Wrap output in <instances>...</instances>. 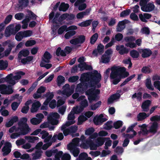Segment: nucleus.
<instances>
[{
    "label": "nucleus",
    "instance_id": "1",
    "mask_svg": "<svg viewBox=\"0 0 160 160\" xmlns=\"http://www.w3.org/2000/svg\"><path fill=\"white\" fill-rule=\"evenodd\" d=\"M102 76L96 70L93 72L82 74L80 79L81 82L77 85L75 89L76 92L83 93L88 88H92L99 83L101 80Z\"/></svg>",
    "mask_w": 160,
    "mask_h": 160
},
{
    "label": "nucleus",
    "instance_id": "2",
    "mask_svg": "<svg viewBox=\"0 0 160 160\" xmlns=\"http://www.w3.org/2000/svg\"><path fill=\"white\" fill-rule=\"evenodd\" d=\"M95 85L93 87L87 89L85 92V94L87 96L88 99L90 103L94 101H97L99 99V95L100 93V90L96 89Z\"/></svg>",
    "mask_w": 160,
    "mask_h": 160
},
{
    "label": "nucleus",
    "instance_id": "3",
    "mask_svg": "<svg viewBox=\"0 0 160 160\" xmlns=\"http://www.w3.org/2000/svg\"><path fill=\"white\" fill-rule=\"evenodd\" d=\"M111 72L110 77L111 79H114L119 77L120 78L122 74L124 72L126 69L124 67H120L118 66H113L111 68Z\"/></svg>",
    "mask_w": 160,
    "mask_h": 160
},
{
    "label": "nucleus",
    "instance_id": "4",
    "mask_svg": "<svg viewBox=\"0 0 160 160\" xmlns=\"http://www.w3.org/2000/svg\"><path fill=\"white\" fill-rule=\"evenodd\" d=\"M32 33V31L30 30L20 31L18 32L16 34L15 36V38L18 41H20L24 38L31 36Z\"/></svg>",
    "mask_w": 160,
    "mask_h": 160
},
{
    "label": "nucleus",
    "instance_id": "5",
    "mask_svg": "<svg viewBox=\"0 0 160 160\" xmlns=\"http://www.w3.org/2000/svg\"><path fill=\"white\" fill-rule=\"evenodd\" d=\"M86 37L84 35H80L77 37L71 40L69 42L72 44L76 45L78 44H82L85 41Z\"/></svg>",
    "mask_w": 160,
    "mask_h": 160
},
{
    "label": "nucleus",
    "instance_id": "6",
    "mask_svg": "<svg viewBox=\"0 0 160 160\" xmlns=\"http://www.w3.org/2000/svg\"><path fill=\"white\" fill-rule=\"evenodd\" d=\"M67 148L74 157H77L78 156L80 152V149L73 143L69 144L67 146Z\"/></svg>",
    "mask_w": 160,
    "mask_h": 160
},
{
    "label": "nucleus",
    "instance_id": "7",
    "mask_svg": "<svg viewBox=\"0 0 160 160\" xmlns=\"http://www.w3.org/2000/svg\"><path fill=\"white\" fill-rule=\"evenodd\" d=\"M18 128L20 130L19 132L21 135H26L31 130V128L27 124L18 125Z\"/></svg>",
    "mask_w": 160,
    "mask_h": 160
},
{
    "label": "nucleus",
    "instance_id": "8",
    "mask_svg": "<svg viewBox=\"0 0 160 160\" xmlns=\"http://www.w3.org/2000/svg\"><path fill=\"white\" fill-rule=\"evenodd\" d=\"M103 117V115L102 114H100L98 117H95L93 120L94 124L96 125H101L103 122L106 121L107 119Z\"/></svg>",
    "mask_w": 160,
    "mask_h": 160
},
{
    "label": "nucleus",
    "instance_id": "9",
    "mask_svg": "<svg viewBox=\"0 0 160 160\" xmlns=\"http://www.w3.org/2000/svg\"><path fill=\"white\" fill-rule=\"evenodd\" d=\"M14 24H11L7 27L5 31V36L6 37H8L11 35L15 34L14 31Z\"/></svg>",
    "mask_w": 160,
    "mask_h": 160
},
{
    "label": "nucleus",
    "instance_id": "10",
    "mask_svg": "<svg viewBox=\"0 0 160 160\" xmlns=\"http://www.w3.org/2000/svg\"><path fill=\"white\" fill-rule=\"evenodd\" d=\"M139 52L142 53L141 56L144 58L149 57L152 54V51L149 48L141 49Z\"/></svg>",
    "mask_w": 160,
    "mask_h": 160
},
{
    "label": "nucleus",
    "instance_id": "11",
    "mask_svg": "<svg viewBox=\"0 0 160 160\" xmlns=\"http://www.w3.org/2000/svg\"><path fill=\"white\" fill-rule=\"evenodd\" d=\"M104 46L102 44H99L97 46V49H94L92 52V54L95 56H97L98 53L99 55L102 54L104 52Z\"/></svg>",
    "mask_w": 160,
    "mask_h": 160
},
{
    "label": "nucleus",
    "instance_id": "12",
    "mask_svg": "<svg viewBox=\"0 0 160 160\" xmlns=\"http://www.w3.org/2000/svg\"><path fill=\"white\" fill-rule=\"evenodd\" d=\"M116 50L118 51L119 53L121 55L127 54L129 52L128 49L125 47L123 45L116 46Z\"/></svg>",
    "mask_w": 160,
    "mask_h": 160
},
{
    "label": "nucleus",
    "instance_id": "13",
    "mask_svg": "<svg viewBox=\"0 0 160 160\" xmlns=\"http://www.w3.org/2000/svg\"><path fill=\"white\" fill-rule=\"evenodd\" d=\"M45 96L47 98L44 102L43 104L45 106H47L50 101H51L52 99L53 98L54 94L53 92H48L46 94Z\"/></svg>",
    "mask_w": 160,
    "mask_h": 160
},
{
    "label": "nucleus",
    "instance_id": "14",
    "mask_svg": "<svg viewBox=\"0 0 160 160\" xmlns=\"http://www.w3.org/2000/svg\"><path fill=\"white\" fill-rule=\"evenodd\" d=\"M5 86L4 88L2 89V92H1V93L2 94H12L13 92V90L12 88H11V86L8 85V87L5 84H4Z\"/></svg>",
    "mask_w": 160,
    "mask_h": 160
},
{
    "label": "nucleus",
    "instance_id": "15",
    "mask_svg": "<svg viewBox=\"0 0 160 160\" xmlns=\"http://www.w3.org/2000/svg\"><path fill=\"white\" fill-rule=\"evenodd\" d=\"M151 101L150 100H148L144 101L141 106V108L143 111L147 112L149 110V107L151 104Z\"/></svg>",
    "mask_w": 160,
    "mask_h": 160
},
{
    "label": "nucleus",
    "instance_id": "16",
    "mask_svg": "<svg viewBox=\"0 0 160 160\" xmlns=\"http://www.w3.org/2000/svg\"><path fill=\"white\" fill-rule=\"evenodd\" d=\"M52 58V55L49 52L46 51L44 54L43 57H42V61L46 63H49L50 59Z\"/></svg>",
    "mask_w": 160,
    "mask_h": 160
},
{
    "label": "nucleus",
    "instance_id": "17",
    "mask_svg": "<svg viewBox=\"0 0 160 160\" xmlns=\"http://www.w3.org/2000/svg\"><path fill=\"white\" fill-rule=\"evenodd\" d=\"M158 122H154L151 126L150 129L149 130V132L154 134L156 133L158 129Z\"/></svg>",
    "mask_w": 160,
    "mask_h": 160
},
{
    "label": "nucleus",
    "instance_id": "18",
    "mask_svg": "<svg viewBox=\"0 0 160 160\" xmlns=\"http://www.w3.org/2000/svg\"><path fill=\"white\" fill-rule=\"evenodd\" d=\"M5 80L8 83L13 85L16 83L15 81L13 79V75L12 73L8 75L5 79Z\"/></svg>",
    "mask_w": 160,
    "mask_h": 160
},
{
    "label": "nucleus",
    "instance_id": "19",
    "mask_svg": "<svg viewBox=\"0 0 160 160\" xmlns=\"http://www.w3.org/2000/svg\"><path fill=\"white\" fill-rule=\"evenodd\" d=\"M18 8L22 9L27 7L28 5V0H18Z\"/></svg>",
    "mask_w": 160,
    "mask_h": 160
},
{
    "label": "nucleus",
    "instance_id": "20",
    "mask_svg": "<svg viewBox=\"0 0 160 160\" xmlns=\"http://www.w3.org/2000/svg\"><path fill=\"white\" fill-rule=\"evenodd\" d=\"M29 52L28 49H23L20 51L18 54V57L19 59H21L22 56L26 57L28 56Z\"/></svg>",
    "mask_w": 160,
    "mask_h": 160
},
{
    "label": "nucleus",
    "instance_id": "21",
    "mask_svg": "<svg viewBox=\"0 0 160 160\" xmlns=\"http://www.w3.org/2000/svg\"><path fill=\"white\" fill-rule=\"evenodd\" d=\"M42 152V151L41 150H36L34 153L32 154V159L36 160L40 159L41 157Z\"/></svg>",
    "mask_w": 160,
    "mask_h": 160
},
{
    "label": "nucleus",
    "instance_id": "22",
    "mask_svg": "<svg viewBox=\"0 0 160 160\" xmlns=\"http://www.w3.org/2000/svg\"><path fill=\"white\" fill-rule=\"evenodd\" d=\"M107 139H110V138L101 137L98 138L96 140L95 142L97 144L98 147H100L104 144L105 141Z\"/></svg>",
    "mask_w": 160,
    "mask_h": 160
},
{
    "label": "nucleus",
    "instance_id": "23",
    "mask_svg": "<svg viewBox=\"0 0 160 160\" xmlns=\"http://www.w3.org/2000/svg\"><path fill=\"white\" fill-rule=\"evenodd\" d=\"M86 142L89 146L90 149L91 150H96L97 148L98 147L97 144L95 143L91 140L87 141Z\"/></svg>",
    "mask_w": 160,
    "mask_h": 160
},
{
    "label": "nucleus",
    "instance_id": "24",
    "mask_svg": "<svg viewBox=\"0 0 160 160\" xmlns=\"http://www.w3.org/2000/svg\"><path fill=\"white\" fill-rule=\"evenodd\" d=\"M69 7V5L68 3L65 2H62L59 7V10L60 11L65 12L66 11Z\"/></svg>",
    "mask_w": 160,
    "mask_h": 160
},
{
    "label": "nucleus",
    "instance_id": "25",
    "mask_svg": "<svg viewBox=\"0 0 160 160\" xmlns=\"http://www.w3.org/2000/svg\"><path fill=\"white\" fill-rule=\"evenodd\" d=\"M142 92H140L135 93L133 94L131 97L132 98L134 99L136 98L137 101H140L142 99Z\"/></svg>",
    "mask_w": 160,
    "mask_h": 160
},
{
    "label": "nucleus",
    "instance_id": "26",
    "mask_svg": "<svg viewBox=\"0 0 160 160\" xmlns=\"http://www.w3.org/2000/svg\"><path fill=\"white\" fill-rule=\"evenodd\" d=\"M26 57L25 58L22 59L21 60V62L23 64H28L33 59V57L32 56H28Z\"/></svg>",
    "mask_w": 160,
    "mask_h": 160
},
{
    "label": "nucleus",
    "instance_id": "27",
    "mask_svg": "<svg viewBox=\"0 0 160 160\" xmlns=\"http://www.w3.org/2000/svg\"><path fill=\"white\" fill-rule=\"evenodd\" d=\"M48 122L53 125H57L58 123V120L53 118V116H48Z\"/></svg>",
    "mask_w": 160,
    "mask_h": 160
},
{
    "label": "nucleus",
    "instance_id": "28",
    "mask_svg": "<svg viewBox=\"0 0 160 160\" xmlns=\"http://www.w3.org/2000/svg\"><path fill=\"white\" fill-rule=\"evenodd\" d=\"M56 54L58 56L61 55L62 56L64 57L66 56V53L65 51L62 50L60 47H58L57 49Z\"/></svg>",
    "mask_w": 160,
    "mask_h": 160
},
{
    "label": "nucleus",
    "instance_id": "29",
    "mask_svg": "<svg viewBox=\"0 0 160 160\" xmlns=\"http://www.w3.org/2000/svg\"><path fill=\"white\" fill-rule=\"evenodd\" d=\"M22 98H19V102H12L11 105L12 109V110L15 111H16L19 106L20 104L22 101Z\"/></svg>",
    "mask_w": 160,
    "mask_h": 160
},
{
    "label": "nucleus",
    "instance_id": "30",
    "mask_svg": "<svg viewBox=\"0 0 160 160\" xmlns=\"http://www.w3.org/2000/svg\"><path fill=\"white\" fill-rule=\"evenodd\" d=\"M16 75L13 76V80H17L20 79L21 78L22 76L25 75V73L22 71H18L16 73Z\"/></svg>",
    "mask_w": 160,
    "mask_h": 160
},
{
    "label": "nucleus",
    "instance_id": "31",
    "mask_svg": "<svg viewBox=\"0 0 160 160\" xmlns=\"http://www.w3.org/2000/svg\"><path fill=\"white\" fill-rule=\"evenodd\" d=\"M110 57L107 56L105 54H103L101 58V62L103 63H107L110 61Z\"/></svg>",
    "mask_w": 160,
    "mask_h": 160
},
{
    "label": "nucleus",
    "instance_id": "32",
    "mask_svg": "<svg viewBox=\"0 0 160 160\" xmlns=\"http://www.w3.org/2000/svg\"><path fill=\"white\" fill-rule=\"evenodd\" d=\"M76 33V32L74 30L69 31L64 35V38L67 39H68L70 38L74 35Z\"/></svg>",
    "mask_w": 160,
    "mask_h": 160
},
{
    "label": "nucleus",
    "instance_id": "33",
    "mask_svg": "<svg viewBox=\"0 0 160 160\" xmlns=\"http://www.w3.org/2000/svg\"><path fill=\"white\" fill-rule=\"evenodd\" d=\"M148 116V115L145 112L139 113L137 115L138 121H142Z\"/></svg>",
    "mask_w": 160,
    "mask_h": 160
},
{
    "label": "nucleus",
    "instance_id": "34",
    "mask_svg": "<svg viewBox=\"0 0 160 160\" xmlns=\"http://www.w3.org/2000/svg\"><path fill=\"white\" fill-rule=\"evenodd\" d=\"M92 19H89L82 22L79 24V25L82 27H86L89 26L91 24Z\"/></svg>",
    "mask_w": 160,
    "mask_h": 160
},
{
    "label": "nucleus",
    "instance_id": "35",
    "mask_svg": "<svg viewBox=\"0 0 160 160\" xmlns=\"http://www.w3.org/2000/svg\"><path fill=\"white\" fill-rule=\"evenodd\" d=\"M101 104L102 102L101 101H99L94 104H92L90 106V109L93 111L95 110L97 108L100 107Z\"/></svg>",
    "mask_w": 160,
    "mask_h": 160
},
{
    "label": "nucleus",
    "instance_id": "36",
    "mask_svg": "<svg viewBox=\"0 0 160 160\" xmlns=\"http://www.w3.org/2000/svg\"><path fill=\"white\" fill-rule=\"evenodd\" d=\"M65 78L61 75H59L58 76L57 78V85L58 86H60L61 85L63 84L65 82Z\"/></svg>",
    "mask_w": 160,
    "mask_h": 160
},
{
    "label": "nucleus",
    "instance_id": "37",
    "mask_svg": "<svg viewBox=\"0 0 160 160\" xmlns=\"http://www.w3.org/2000/svg\"><path fill=\"white\" fill-rule=\"evenodd\" d=\"M145 85L147 88L149 90H154V88L152 86L150 78H147L146 80Z\"/></svg>",
    "mask_w": 160,
    "mask_h": 160
},
{
    "label": "nucleus",
    "instance_id": "38",
    "mask_svg": "<svg viewBox=\"0 0 160 160\" xmlns=\"http://www.w3.org/2000/svg\"><path fill=\"white\" fill-rule=\"evenodd\" d=\"M8 63L7 61L0 60V70H3L5 69L8 67Z\"/></svg>",
    "mask_w": 160,
    "mask_h": 160
},
{
    "label": "nucleus",
    "instance_id": "39",
    "mask_svg": "<svg viewBox=\"0 0 160 160\" xmlns=\"http://www.w3.org/2000/svg\"><path fill=\"white\" fill-rule=\"evenodd\" d=\"M88 119V118L83 115H80L78 118L77 124L78 125H82L83 122Z\"/></svg>",
    "mask_w": 160,
    "mask_h": 160
},
{
    "label": "nucleus",
    "instance_id": "40",
    "mask_svg": "<svg viewBox=\"0 0 160 160\" xmlns=\"http://www.w3.org/2000/svg\"><path fill=\"white\" fill-rule=\"evenodd\" d=\"M98 34L96 33L93 34L90 38V43L92 45L94 44L97 40L98 38Z\"/></svg>",
    "mask_w": 160,
    "mask_h": 160
},
{
    "label": "nucleus",
    "instance_id": "41",
    "mask_svg": "<svg viewBox=\"0 0 160 160\" xmlns=\"http://www.w3.org/2000/svg\"><path fill=\"white\" fill-rule=\"evenodd\" d=\"M130 55L133 58H138L139 56V52L137 50H132L130 52Z\"/></svg>",
    "mask_w": 160,
    "mask_h": 160
},
{
    "label": "nucleus",
    "instance_id": "42",
    "mask_svg": "<svg viewBox=\"0 0 160 160\" xmlns=\"http://www.w3.org/2000/svg\"><path fill=\"white\" fill-rule=\"evenodd\" d=\"M112 121H108L104 124V128L107 130H111L112 128Z\"/></svg>",
    "mask_w": 160,
    "mask_h": 160
},
{
    "label": "nucleus",
    "instance_id": "43",
    "mask_svg": "<svg viewBox=\"0 0 160 160\" xmlns=\"http://www.w3.org/2000/svg\"><path fill=\"white\" fill-rule=\"evenodd\" d=\"M72 110L74 113L77 114L81 112L84 109L79 106V107L77 106L76 107H73Z\"/></svg>",
    "mask_w": 160,
    "mask_h": 160
},
{
    "label": "nucleus",
    "instance_id": "44",
    "mask_svg": "<svg viewBox=\"0 0 160 160\" xmlns=\"http://www.w3.org/2000/svg\"><path fill=\"white\" fill-rule=\"evenodd\" d=\"M25 138L28 140L29 142L33 143L34 141L39 139V138L35 136H26Z\"/></svg>",
    "mask_w": 160,
    "mask_h": 160
},
{
    "label": "nucleus",
    "instance_id": "45",
    "mask_svg": "<svg viewBox=\"0 0 160 160\" xmlns=\"http://www.w3.org/2000/svg\"><path fill=\"white\" fill-rule=\"evenodd\" d=\"M88 105V102L87 99H84L82 100L80 102V106L83 109L87 107Z\"/></svg>",
    "mask_w": 160,
    "mask_h": 160
},
{
    "label": "nucleus",
    "instance_id": "46",
    "mask_svg": "<svg viewBox=\"0 0 160 160\" xmlns=\"http://www.w3.org/2000/svg\"><path fill=\"white\" fill-rule=\"evenodd\" d=\"M41 122L40 119H38L36 118H33L30 120V122L32 124L34 125L38 124Z\"/></svg>",
    "mask_w": 160,
    "mask_h": 160
},
{
    "label": "nucleus",
    "instance_id": "47",
    "mask_svg": "<svg viewBox=\"0 0 160 160\" xmlns=\"http://www.w3.org/2000/svg\"><path fill=\"white\" fill-rule=\"evenodd\" d=\"M67 28V26L66 25H64L61 26L60 27L58 30V34L61 35L65 31H66Z\"/></svg>",
    "mask_w": 160,
    "mask_h": 160
},
{
    "label": "nucleus",
    "instance_id": "48",
    "mask_svg": "<svg viewBox=\"0 0 160 160\" xmlns=\"http://www.w3.org/2000/svg\"><path fill=\"white\" fill-rule=\"evenodd\" d=\"M122 122L121 121L119 120L114 123L113 127L116 129H118L122 127Z\"/></svg>",
    "mask_w": 160,
    "mask_h": 160
},
{
    "label": "nucleus",
    "instance_id": "49",
    "mask_svg": "<svg viewBox=\"0 0 160 160\" xmlns=\"http://www.w3.org/2000/svg\"><path fill=\"white\" fill-rule=\"evenodd\" d=\"M137 132L135 131H133V133L132 134H125L123 133V137L125 138H128V139H132L137 134Z\"/></svg>",
    "mask_w": 160,
    "mask_h": 160
},
{
    "label": "nucleus",
    "instance_id": "50",
    "mask_svg": "<svg viewBox=\"0 0 160 160\" xmlns=\"http://www.w3.org/2000/svg\"><path fill=\"white\" fill-rule=\"evenodd\" d=\"M11 148H5V147H3L2 149V151L3 152L2 155L3 156H5L8 155L11 151Z\"/></svg>",
    "mask_w": 160,
    "mask_h": 160
},
{
    "label": "nucleus",
    "instance_id": "51",
    "mask_svg": "<svg viewBox=\"0 0 160 160\" xmlns=\"http://www.w3.org/2000/svg\"><path fill=\"white\" fill-rule=\"evenodd\" d=\"M68 15V13H66L61 15L58 19V21L61 23L62 21L67 18V16Z\"/></svg>",
    "mask_w": 160,
    "mask_h": 160
},
{
    "label": "nucleus",
    "instance_id": "52",
    "mask_svg": "<svg viewBox=\"0 0 160 160\" xmlns=\"http://www.w3.org/2000/svg\"><path fill=\"white\" fill-rule=\"evenodd\" d=\"M131 11L130 9L124 10L121 12L120 13V17H124L128 15L130 13Z\"/></svg>",
    "mask_w": 160,
    "mask_h": 160
},
{
    "label": "nucleus",
    "instance_id": "53",
    "mask_svg": "<svg viewBox=\"0 0 160 160\" xmlns=\"http://www.w3.org/2000/svg\"><path fill=\"white\" fill-rule=\"evenodd\" d=\"M124 40L126 42H131L135 41V38L134 37L132 36H127L124 38Z\"/></svg>",
    "mask_w": 160,
    "mask_h": 160
},
{
    "label": "nucleus",
    "instance_id": "54",
    "mask_svg": "<svg viewBox=\"0 0 160 160\" xmlns=\"http://www.w3.org/2000/svg\"><path fill=\"white\" fill-rule=\"evenodd\" d=\"M36 43V41L35 40H29L26 42L25 45L27 47H28L34 45Z\"/></svg>",
    "mask_w": 160,
    "mask_h": 160
},
{
    "label": "nucleus",
    "instance_id": "55",
    "mask_svg": "<svg viewBox=\"0 0 160 160\" xmlns=\"http://www.w3.org/2000/svg\"><path fill=\"white\" fill-rule=\"evenodd\" d=\"M12 18L11 15H9L5 18L4 21L2 22L5 25L8 24L11 21Z\"/></svg>",
    "mask_w": 160,
    "mask_h": 160
},
{
    "label": "nucleus",
    "instance_id": "56",
    "mask_svg": "<svg viewBox=\"0 0 160 160\" xmlns=\"http://www.w3.org/2000/svg\"><path fill=\"white\" fill-rule=\"evenodd\" d=\"M24 14L23 13L19 12L16 14L15 15V18L18 20H21L24 17Z\"/></svg>",
    "mask_w": 160,
    "mask_h": 160
},
{
    "label": "nucleus",
    "instance_id": "57",
    "mask_svg": "<svg viewBox=\"0 0 160 160\" xmlns=\"http://www.w3.org/2000/svg\"><path fill=\"white\" fill-rule=\"evenodd\" d=\"M114 151L117 153L118 154H122L124 152V150L122 147L118 146L116 147V149L114 150Z\"/></svg>",
    "mask_w": 160,
    "mask_h": 160
},
{
    "label": "nucleus",
    "instance_id": "58",
    "mask_svg": "<svg viewBox=\"0 0 160 160\" xmlns=\"http://www.w3.org/2000/svg\"><path fill=\"white\" fill-rule=\"evenodd\" d=\"M49 103V106L51 109L54 108L57 106L56 101L55 99H52Z\"/></svg>",
    "mask_w": 160,
    "mask_h": 160
},
{
    "label": "nucleus",
    "instance_id": "59",
    "mask_svg": "<svg viewBox=\"0 0 160 160\" xmlns=\"http://www.w3.org/2000/svg\"><path fill=\"white\" fill-rule=\"evenodd\" d=\"M95 129L93 128H89L86 130L85 132V134L86 135H90L93 133L94 132Z\"/></svg>",
    "mask_w": 160,
    "mask_h": 160
},
{
    "label": "nucleus",
    "instance_id": "60",
    "mask_svg": "<svg viewBox=\"0 0 160 160\" xmlns=\"http://www.w3.org/2000/svg\"><path fill=\"white\" fill-rule=\"evenodd\" d=\"M142 72L144 73H149L151 72L150 68L148 67H143L141 69Z\"/></svg>",
    "mask_w": 160,
    "mask_h": 160
},
{
    "label": "nucleus",
    "instance_id": "61",
    "mask_svg": "<svg viewBox=\"0 0 160 160\" xmlns=\"http://www.w3.org/2000/svg\"><path fill=\"white\" fill-rule=\"evenodd\" d=\"M79 79L78 76H74L70 77L68 79V81L70 82H74L77 81Z\"/></svg>",
    "mask_w": 160,
    "mask_h": 160
},
{
    "label": "nucleus",
    "instance_id": "62",
    "mask_svg": "<svg viewBox=\"0 0 160 160\" xmlns=\"http://www.w3.org/2000/svg\"><path fill=\"white\" fill-rule=\"evenodd\" d=\"M141 32L143 34L149 35L150 33L149 28L148 27H144L141 29Z\"/></svg>",
    "mask_w": 160,
    "mask_h": 160
},
{
    "label": "nucleus",
    "instance_id": "63",
    "mask_svg": "<svg viewBox=\"0 0 160 160\" xmlns=\"http://www.w3.org/2000/svg\"><path fill=\"white\" fill-rule=\"evenodd\" d=\"M89 154H90L92 157H96L100 154L101 152L99 151H91L89 152Z\"/></svg>",
    "mask_w": 160,
    "mask_h": 160
},
{
    "label": "nucleus",
    "instance_id": "64",
    "mask_svg": "<svg viewBox=\"0 0 160 160\" xmlns=\"http://www.w3.org/2000/svg\"><path fill=\"white\" fill-rule=\"evenodd\" d=\"M68 128L71 134L75 133L77 131L78 127L76 126L73 125L70 127Z\"/></svg>",
    "mask_w": 160,
    "mask_h": 160
}]
</instances>
